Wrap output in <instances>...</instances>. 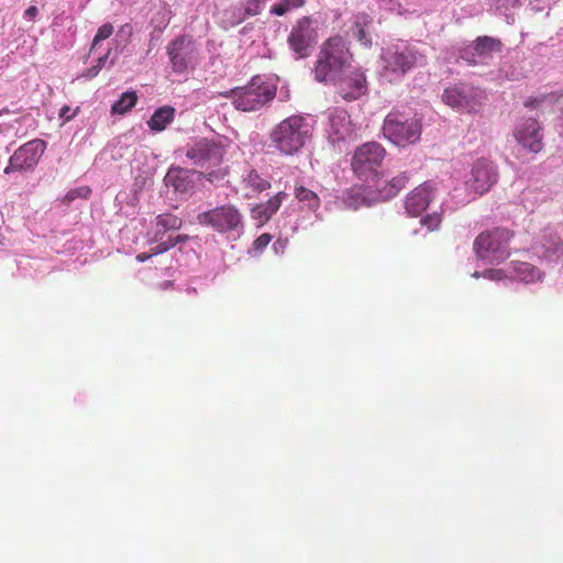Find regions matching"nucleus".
Returning a JSON list of instances; mask_svg holds the SVG:
<instances>
[{
  "label": "nucleus",
  "instance_id": "44",
  "mask_svg": "<svg viewBox=\"0 0 563 563\" xmlns=\"http://www.w3.org/2000/svg\"><path fill=\"white\" fill-rule=\"evenodd\" d=\"M131 35H132V26L130 24L122 25L117 34L118 37H130Z\"/></svg>",
  "mask_w": 563,
  "mask_h": 563
},
{
  "label": "nucleus",
  "instance_id": "29",
  "mask_svg": "<svg viewBox=\"0 0 563 563\" xmlns=\"http://www.w3.org/2000/svg\"><path fill=\"white\" fill-rule=\"evenodd\" d=\"M260 178H243L241 185L246 190L244 197L251 198L255 194L261 192L269 187L266 180L257 181Z\"/></svg>",
  "mask_w": 563,
  "mask_h": 563
},
{
  "label": "nucleus",
  "instance_id": "3",
  "mask_svg": "<svg viewBox=\"0 0 563 563\" xmlns=\"http://www.w3.org/2000/svg\"><path fill=\"white\" fill-rule=\"evenodd\" d=\"M514 233L507 229L495 228L482 232L474 241L476 256L489 264H499L510 256L509 243Z\"/></svg>",
  "mask_w": 563,
  "mask_h": 563
},
{
  "label": "nucleus",
  "instance_id": "45",
  "mask_svg": "<svg viewBox=\"0 0 563 563\" xmlns=\"http://www.w3.org/2000/svg\"><path fill=\"white\" fill-rule=\"evenodd\" d=\"M70 111V108L68 106H64L59 111V117L64 119L65 121H68L73 118L74 114H68Z\"/></svg>",
  "mask_w": 563,
  "mask_h": 563
},
{
  "label": "nucleus",
  "instance_id": "41",
  "mask_svg": "<svg viewBox=\"0 0 563 563\" xmlns=\"http://www.w3.org/2000/svg\"><path fill=\"white\" fill-rule=\"evenodd\" d=\"M483 276L488 279L499 280L504 278V272L501 269H486Z\"/></svg>",
  "mask_w": 563,
  "mask_h": 563
},
{
  "label": "nucleus",
  "instance_id": "17",
  "mask_svg": "<svg viewBox=\"0 0 563 563\" xmlns=\"http://www.w3.org/2000/svg\"><path fill=\"white\" fill-rule=\"evenodd\" d=\"M382 57L387 69L391 71L399 70L401 74H406L417 62V54L408 47L400 48L396 46L394 51H386Z\"/></svg>",
  "mask_w": 563,
  "mask_h": 563
},
{
  "label": "nucleus",
  "instance_id": "4",
  "mask_svg": "<svg viewBox=\"0 0 563 563\" xmlns=\"http://www.w3.org/2000/svg\"><path fill=\"white\" fill-rule=\"evenodd\" d=\"M234 96L233 104L241 111H255L271 102L276 96V86L254 76L249 85L230 91Z\"/></svg>",
  "mask_w": 563,
  "mask_h": 563
},
{
  "label": "nucleus",
  "instance_id": "6",
  "mask_svg": "<svg viewBox=\"0 0 563 563\" xmlns=\"http://www.w3.org/2000/svg\"><path fill=\"white\" fill-rule=\"evenodd\" d=\"M385 157V148L377 142H367L357 147L351 162L356 176L367 173L378 176V168Z\"/></svg>",
  "mask_w": 563,
  "mask_h": 563
},
{
  "label": "nucleus",
  "instance_id": "7",
  "mask_svg": "<svg viewBox=\"0 0 563 563\" xmlns=\"http://www.w3.org/2000/svg\"><path fill=\"white\" fill-rule=\"evenodd\" d=\"M503 48L504 44L499 38L483 35L468 44L463 43V46H460V58L468 64L485 63L495 54L501 53Z\"/></svg>",
  "mask_w": 563,
  "mask_h": 563
},
{
  "label": "nucleus",
  "instance_id": "39",
  "mask_svg": "<svg viewBox=\"0 0 563 563\" xmlns=\"http://www.w3.org/2000/svg\"><path fill=\"white\" fill-rule=\"evenodd\" d=\"M261 13V1L249 0L245 7V14L257 15Z\"/></svg>",
  "mask_w": 563,
  "mask_h": 563
},
{
  "label": "nucleus",
  "instance_id": "43",
  "mask_svg": "<svg viewBox=\"0 0 563 563\" xmlns=\"http://www.w3.org/2000/svg\"><path fill=\"white\" fill-rule=\"evenodd\" d=\"M188 240H189V235H187V234H179L177 236L168 238L169 243H173V247L179 243H186Z\"/></svg>",
  "mask_w": 563,
  "mask_h": 563
},
{
  "label": "nucleus",
  "instance_id": "25",
  "mask_svg": "<svg viewBox=\"0 0 563 563\" xmlns=\"http://www.w3.org/2000/svg\"><path fill=\"white\" fill-rule=\"evenodd\" d=\"M371 21L372 20L368 14H358L350 30L352 37L356 38L365 47H369L372 45V40L365 31V25L371 23Z\"/></svg>",
  "mask_w": 563,
  "mask_h": 563
},
{
  "label": "nucleus",
  "instance_id": "28",
  "mask_svg": "<svg viewBox=\"0 0 563 563\" xmlns=\"http://www.w3.org/2000/svg\"><path fill=\"white\" fill-rule=\"evenodd\" d=\"M465 190L473 197L483 195L493 186L492 178H468L465 184Z\"/></svg>",
  "mask_w": 563,
  "mask_h": 563
},
{
  "label": "nucleus",
  "instance_id": "22",
  "mask_svg": "<svg viewBox=\"0 0 563 563\" xmlns=\"http://www.w3.org/2000/svg\"><path fill=\"white\" fill-rule=\"evenodd\" d=\"M175 108L172 106H163L156 109L148 120L147 124L153 132H162L173 122L175 118Z\"/></svg>",
  "mask_w": 563,
  "mask_h": 563
},
{
  "label": "nucleus",
  "instance_id": "8",
  "mask_svg": "<svg viewBox=\"0 0 563 563\" xmlns=\"http://www.w3.org/2000/svg\"><path fill=\"white\" fill-rule=\"evenodd\" d=\"M311 24L312 20L309 16L301 18L288 36L287 42L296 59L308 57L317 44V31Z\"/></svg>",
  "mask_w": 563,
  "mask_h": 563
},
{
  "label": "nucleus",
  "instance_id": "37",
  "mask_svg": "<svg viewBox=\"0 0 563 563\" xmlns=\"http://www.w3.org/2000/svg\"><path fill=\"white\" fill-rule=\"evenodd\" d=\"M272 241V235L268 233L261 234L253 242L254 251L262 252Z\"/></svg>",
  "mask_w": 563,
  "mask_h": 563
},
{
  "label": "nucleus",
  "instance_id": "55",
  "mask_svg": "<svg viewBox=\"0 0 563 563\" xmlns=\"http://www.w3.org/2000/svg\"><path fill=\"white\" fill-rule=\"evenodd\" d=\"M473 276H474V277H478V273H477V272H475V273L473 274Z\"/></svg>",
  "mask_w": 563,
  "mask_h": 563
},
{
  "label": "nucleus",
  "instance_id": "11",
  "mask_svg": "<svg viewBox=\"0 0 563 563\" xmlns=\"http://www.w3.org/2000/svg\"><path fill=\"white\" fill-rule=\"evenodd\" d=\"M384 134L396 145L412 144L420 139L421 124L418 121H386Z\"/></svg>",
  "mask_w": 563,
  "mask_h": 563
},
{
  "label": "nucleus",
  "instance_id": "36",
  "mask_svg": "<svg viewBox=\"0 0 563 563\" xmlns=\"http://www.w3.org/2000/svg\"><path fill=\"white\" fill-rule=\"evenodd\" d=\"M290 10V0H280L274 4L271 9V13L277 16H282Z\"/></svg>",
  "mask_w": 563,
  "mask_h": 563
},
{
  "label": "nucleus",
  "instance_id": "9",
  "mask_svg": "<svg viewBox=\"0 0 563 563\" xmlns=\"http://www.w3.org/2000/svg\"><path fill=\"white\" fill-rule=\"evenodd\" d=\"M44 150L45 142L38 139L23 144L11 156L9 165L4 168V173L9 174L11 172H31L36 166Z\"/></svg>",
  "mask_w": 563,
  "mask_h": 563
},
{
  "label": "nucleus",
  "instance_id": "46",
  "mask_svg": "<svg viewBox=\"0 0 563 563\" xmlns=\"http://www.w3.org/2000/svg\"><path fill=\"white\" fill-rule=\"evenodd\" d=\"M37 12H38L37 8L35 5H31L25 10L24 14L26 18L32 19L37 14Z\"/></svg>",
  "mask_w": 563,
  "mask_h": 563
},
{
  "label": "nucleus",
  "instance_id": "1",
  "mask_svg": "<svg viewBox=\"0 0 563 563\" xmlns=\"http://www.w3.org/2000/svg\"><path fill=\"white\" fill-rule=\"evenodd\" d=\"M352 54L341 36L330 37L321 46L314 66V79L319 82H336L350 69Z\"/></svg>",
  "mask_w": 563,
  "mask_h": 563
},
{
  "label": "nucleus",
  "instance_id": "50",
  "mask_svg": "<svg viewBox=\"0 0 563 563\" xmlns=\"http://www.w3.org/2000/svg\"><path fill=\"white\" fill-rule=\"evenodd\" d=\"M554 253L558 255H563V244L559 243L554 250Z\"/></svg>",
  "mask_w": 563,
  "mask_h": 563
},
{
  "label": "nucleus",
  "instance_id": "26",
  "mask_svg": "<svg viewBox=\"0 0 563 563\" xmlns=\"http://www.w3.org/2000/svg\"><path fill=\"white\" fill-rule=\"evenodd\" d=\"M167 190L173 189L179 199H186L194 192V184L190 178H164Z\"/></svg>",
  "mask_w": 563,
  "mask_h": 563
},
{
  "label": "nucleus",
  "instance_id": "14",
  "mask_svg": "<svg viewBox=\"0 0 563 563\" xmlns=\"http://www.w3.org/2000/svg\"><path fill=\"white\" fill-rule=\"evenodd\" d=\"M335 84H340V93L346 101L357 100L367 91L365 75L358 69L347 70Z\"/></svg>",
  "mask_w": 563,
  "mask_h": 563
},
{
  "label": "nucleus",
  "instance_id": "12",
  "mask_svg": "<svg viewBox=\"0 0 563 563\" xmlns=\"http://www.w3.org/2000/svg\"><path fill=\"white\" fill-rule=\"evenodd\" d=\"M515 137L519 144L532 153L542 148V133L539 122L533 118L522 119L515 129Z\"/></svg>",
  "mask_w": 563,
  "mask_h": 563
},
{
  "label": "nucleus",
  "instance_id": "47",
  "mask_svg": "<svg viewBox=\"0 0 563 563\" xmlns=\"http://www.w3.org/2000/svg\"><path fill=\"white\" fill-rule=\"evenodd\" d=\"M151 257H152L151 252H148V253L144 252V253H140L136 255V261L140 263H143V262L150 260Z\"/></svg>",
  "mask_w": 563,
  "mask_h": 563
},
{
  "label": "nucleus",
  "instance_id": "27",
  "mask_svg": "<svg viewBox=\"0 0 563 563\" xmlns=\"http://www.w3.org/2000/svg\"><path fill=\"white\" fill-rule=\"evenodd\" d=\"M136 101L137 96L135 91L123 92L120 99L112 104L111 112L113 114H124L136 104Z\"/></svg>",
  "mask_w": 563,
  "mask_h": 563
},
{
  "label": "nucleus",
  "instance_id": "53",
  "mask_svg": "<svg viewBox=\"0 0 563 563\" xmlns=\"http://www.w3.org/2000/svg\"><path fill=\"white\" fill-rule=\"evenodd\" d=\"M561 126H562L561 134H563V111H562V115H561Z\"/></svg>",
  "mask_w": 563,
  "mask_h": 563
},
{
  "label": "nucleus",
  "instance_id": "38",
  "mask_svg": "<svg viewBox=\"0 0 563 563\" xmlns=\"http://www.w3.org/2000/svg\"><path fill=\"white\" fill-rule=\"evenodd\" d=\"M173 249V243H169L168 239L166 241H158L155 246L151 249L152 256L163 254L168 250Z\"/></svg>",
  "mask_w": 563,
  "mask_h": 563
},
{
  "label": "nucleus",
  "instance_id": "54",
  "mask_svg": "<svg viewBox=\"0 0 563 563\" xmlns=\"http://www.w3.org/2000/svg\"><path fill=\"white\" fill-rule=\"evenodd\" d=\"M252 176H257V175L255 174V172H254V170H252V172L249 174V177H252Z\"/></svg>",
  "mask_w": 563,
  "mask_h": 563
},
{
  "label": "nucleus",
  "instance_id": "19",
  "mask_svg": "<svg viewBox=\"0 0 563 563\" xmlns=\"http://www.w3.org/2000/svg\"><path fill=\"white\" fill-rule=\"evenodd\" d=\"M285 196L284 192H278L266 202L256 205L251 210L252 218L257 220L260 225L265 224L278 211Z\"/></svg>",
  "mask_w": 563,
  "mask_h": 563
},
{
  "label": "nucleus",
  "instance_id": "49",
  "mask_svg": "<svg viewBox=\"0 0 563 563\" xmlns=\"http://www.w3.org/2000/svg\"><path fill=\"white\" fill-rule=\"evenodd\" d=\"M541 101H542V100H538V99H530V100L526 101L525 106H526V107H532V106H534V104H537V103H540Z\"/></svg>",
  "mask_w": 563,
  "mask_h": 563
},
{
  "label": "nucleus",
  "instance_id": "40",
  "mask_svg": "<svg viewBox=\"0 0 563 563\" xmlns=\"http://www.w3.org/2000/svg\"><path fill=\"white\" fill-rule=\"evenodd\" d=\"M421 223L423 225H427L428 229L430 231H432L433 229L438 228L439 223H440V218L438 216H429V217H426L421 220Z\"/></svg>",
  "mask_w": 563,
  "mask_h": 563
},
{
  "label": "nucleus",
  "instance_id": "34",
  "mask_svg": "<svg viewBox=\"0 0 563 563\" xmlns=\"http://www.w3.org/2000/svg\"><path fill=\"white\" fill-rule=\"evenodd\" d=\"M109 54H110V49H108V52L104 55L100 56L97 60V64L91 66L90 68H88L86 70V73L84 74V76L86 78L96 77L99 74V71L104 67V64L108 59Z\"/></svg>",
  "mask_w": 563,
  "mask_h": 563
},
{
  "label": "nucleus",
  "instance_id": "13",
  "mask_svg": "<svg viewBox=\"0 0 563 563\" xmlns=\"http://www.w3.org/2000/svg\"><path fill=\"white\" fill-rule=\"evenodd\" d=\"M406 178H365L369 201H385L395 197L404 187Z\"/></svg>",
  "mask_w": 563,
  "mask_h": 563
},
{
  "label": "nucleus",
  "instance_id": "51",
  "mask_svg": "<svg viewBox=\"0 0 563 563\" xmlns=\"http://www.w3.org/2000/svg\"><path fill=\"white\" fill-rule=\"evenodd\" d=\"M178 170H179V168L170 167L165 176L169 177L173 172H178Z\"/></svg>",
  "mask_w": 563,
  "mask_h": 563
},
{
  "label": "nucleus",
  "instance_id": "5",
  "mask_svg": "<svg viewBox=\"0 0 563 563\" xmlns=\"http://www.w3.org/2000/svg\"><path fill=\"white\" fill-rule=\"evenodd\" d=\"M201 225L212 228L219 233H241L244 230L243 214L233 205H222L197 216Z\"/></svg>",
  "mask_w": 563,
  "mask_h": 563
},
{
  "label": "nucleus",
  "instance_id": "33",
  "mask_svg": "<svg viewBox=\"0 0 563 563\" xmlns=\"http://www.w3.org/2000/svg\"><path fill=\"white\" fill-rule=\"evenodd\" d=\"M113 32V26L110 23H104L98 29V32L92 41L91 51L96 49L100 41L108 38Z\"/></svg>",
  "mask_w": 563,
  "mask_h": 563
},
{
  "label": "nucleus",
  "instance_id": "20",
  "mask_svg": "<svg viewBox=\"0 0 563 563\" xmlns=\"http://www.w3.org/2000/svg\"><path fill=\"white\" fill-rule=\"evenodd\" d=\"M484 98V92L481 89L462 85L460 87V110L465 109L467 113H476L481 110Z\"/></svg>",
  "mask_w": 563,
  "mask_h": 563
},
{
  "label": "nucleus",
  "instance_id": "24",
  "mask_svg": "<svg viewBox=\"0 0 563 563\" xmlns=\"http://www.w3.org/2000/svg\"><path fill=\"white\" fill-rule=\"evenodd\" d=\"M368 196V188L367 183L362 186H354L351 189H349L344 197V202L347 207L352 209H358L362 206H368L371 203H374V201H369V199H366Z\"/></svg>",
  "mask_w": 563,
  "mask_h": 563
},
{
  "label": "nucleus",
  "instance_id": "2",
  "mask_svg": "<svg viewBox=\"0 0 563 563\" xmlns=\"http://www.w3.org/2000/svg\"><path fill=\"white\" fill-rule=\"evenodd\" d=\"M311 125L303 117L291 115L273 130L271 137L278 151L292 155L311 137Z\"/></svg>",
  "mask_w": 563,
  "mask_h": 563
},
{
  "label": "nucleus",
  "instance_id": "42",
  "mask_svg": "<svg viewBox=\"0 0 563 563\" xmlns=\"http://www.w3.org/2000/svg\"><path fill=\"white\" fill-rule=\"evenodd\" d=\"M497 9H507L509 7H516L519 3V0H494Z\"/></svg>",
  "mask_w": 563,
  "mask_h": 563
},
{
  "label": "nucleus",
  "instance_id": "10",
  "mask_svg": "<svg viewBox=\"0 0 563 563\" xmlns=\"http://www.w3.org/2000/svg\"><path fill=\"white\" fill-rule=\"evenodd\" d=\"M167 54L174 71L183 73L196 60L197 49L187 36H178L172 42Z\"/></svg>",
  "mask_w": 563,
  "mask_h": 563
},
{
  "label": "nucleus",
  "instance_id": "21",
  "mask_svg": "<svg viewBox=\"0 0 563 563\" xmlns=\"http://www.w3.org/2000/svg\"><path fill=\"white\" fill-rule=\"evenodd\" d=\"M183 227V220L173 213H162L155 218V232L153 241L163 240L168 231H177Z\"/></svg>",
  "mask_w": 563,
  "mask_h": 563
},
{
  "label": "nucleus",
  "instance_id": "31",
  "mask_svg": "<svg viewBox=\"0 0 563 563\" xmlns=\"http://www.w3.org/2000/svg\"><path fill=\"white\" fill-rule=\"evenodd\" d=\"M296 198L299 201H306L311 210H316L320 206V199L317 194L303 187L296 188Z\"/></svg>",
  "mask_w": 563,
  "mask_h": 563
},
{
  "label": "nucleus",
  "instance_id": "35",
  "mask_svg": "<svg viewBox=\"0 0 563 563\" xmlns=\"http://www.w3.org/2000/svg\"><path fill=\"white\" fill-rule=\"evenodd\" d=\"M442 101L452 107L453 109L457 107V89L455 88H446L442 95Z\"/></svg>",
  "mask_w": 563,
  "mask_h": 563
},
{
  "label": "nucleus",
  "instance_id": "52",
  "mask_svg": "<svg viewBox=\"0 0 563 563\" xmlns=\"http://www.w3.org/2000/svg\"><path fill=\"white\" fill-rule=\"evenodd\" d=\"M213 174H214L213 172H210V173H208V175H206L203 172H200L198 174V176H209V177H212V176H214Z\"/></svg>",
  "mask_w": 563,
  "mask_h": 563
},
{
  "label": "nucleus",
  "instance_id": "16",
  "mask_svg": "<svg viewBox=\"0 0 563 563\" xmlns=\"http://www.w3.org/2000/svg\"><path fill=\"white\" fill-rule=\"evenodd\" d=\"M327 132L329 140L333 144L344 142L346 139L351 137L353 130L347 112L338 109L331 112L329 115V125Z\"/></svg>",
  "mask_w": 563,
  "mask_h": 563
},
{
  "label": "nucleus",
  "instance_id": "18",
  "mask_svg": "<svg viewBox=\"0 0 563 563\" xmlns=\"http://www.w3.org/2000/svg\"><path fill=\"white\" fill-rule=\"evenodd\" d=\"M433 188L429 181L416 187L405 202L406 211L411 217L420 216L429 206Z\"/></svg>",
  "mask_w": 563,
  "mask_h": 563
},
{
  "label": "nucleus",
  "instance_id": "32",
  "mask_svg": "<svg viewBox=\"0 0 563 563\" xmlns=\"http://www.w3.org/2000/svg\"><path fill=\"white\" fill-rule=\"evenodd\" d=\"M91 189L88 186H81L69 190L64 197V202L69 203L77 198L87 199L90 196Z\"/></svg>",
  "mask_w": 563,
  "mask_h": 563
},
{
  "label": "nucleus",
  "instance_id": "48",
  "mask_svg": "<svg viewBox=\"0 0 563 563\" xmlns=\"http://www.w3.org/2000/svg\"><path fill=\"white\" fill-rule=\"evenodd\" d=\"M305 0H290V9L291 8H300L305 4Z\"/></svg>",
  "mask_w": 563,
  "mask_h": 563
},
{
  "label": "nucleus",
  "instance_id": "23",
  "mask_svg": "<svg viewBox=\"0 0 563 563\" xmlns=\"http://www.w3.org/2000/svg\"><path fill=\"white\" fill-rule=\"evenodd\" d=\"M512 271L516 278L523 283H536L542 279L543 273L536 266L527 262H512Z\"/></svg>",
  "mask_w": 563,
  "mask_h": 563
},
{
  "label": "nucleus",
  "instance_id": "30",
  "mask_svg": "<svg viewBox=\"0 0 563 563\" xmlns=\"http://www.w3.org/2000/svg\"><path fill=\"white\" fill-rule=\"evenodd\" d=\"M496 174L494 164L486 158L477 159L472 167V176H496Z\"/></svg>",
  "mask_w": 563,
  "mask_h": 563
},
{
  "label": "nucleus",
  "instance_id": "15",
  "mask_svg": "<svg viewBox=\"0 0 563 563\" xmlns=\"http://www.w3.org/2000/svg\"><path fill=\"white\" fill-rule=\"evenodd\" d=\"M222 153L223 148L218 143L203 139L188 150L186 156L192 159L196 165L203 166L206 163L218 164Z\"/></svg>",
  "mask_w": 563,
  "mask_h": 563
}]
</instances>
